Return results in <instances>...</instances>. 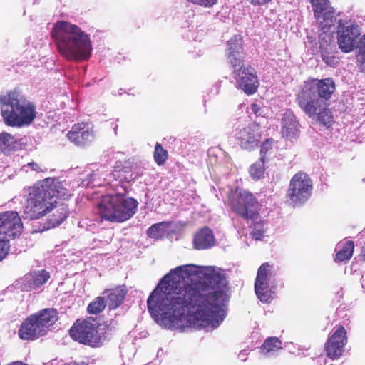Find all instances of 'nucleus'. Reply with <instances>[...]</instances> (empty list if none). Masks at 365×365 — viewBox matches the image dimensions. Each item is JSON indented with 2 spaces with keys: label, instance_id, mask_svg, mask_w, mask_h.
<instances>
[{
  "label": "nucleus",
  "instance_id": "obj_39",
  "mask_svg": "<svg viewBox=\"0 0 365 365\" xmlns=\"http://www.w3.org/2000/svg\"><path fill=\"white\" fill-rule=\"evenodd\" d=\"M249 354V352L247 351V350H242L241 351L239 354H238V359L241 361H245L247 359V356Z\"/></svg>",
  "mask_w": 365,
  "mask_h": 365
},
{
  "label": "nucleus",
  "instance_id": "obj_8",
  "mask_svg": "<svg viewBox=\"0 0 365 365\" xmlns=\"http://www.w3.org/2000/svg\"><path fill=\"white\" fill-rule=\"evenodd\" d=\"M361 30L351 21L340 20L337 28V43L339 48L344 53H349L358 48L357 62L361 71L365 72V34L359 38Z\"/></svg>",
  "mask_w": 365,
  "mask_h": 365
},
{
  "label": "nucleus",
  "instance_id": "obj_23",
  "mask_svg": "<svg viewBox=\"0 0 365 365\" xmlns=\"http://www.w3.org/2000/svg\"><path fill=\"white\" fill-rule=\"evenodd\" d=\"M215 245V237L212 231L204 227L200 230L193 239V245L195 249L205 250Z\"/></svg>",
  "mask_w": 365,
  "mask_h": 365
},
{
  "label": "nucleus",
  "instance_id": "obj_6",
  "mask_svg": "<svg viewBox=\"0 0 365 365\" xmlns=\"http://www.w3.org/2000/svg\"><path fill=\"white\" fill-rule=\"evenodd\" d=\"M138 202L134 198L116 193L103 196L98 204L102 219L112 222H123L136 212Z\"/></svg>",
  "mask_w": 365,
  "mask_h": 365
},
{
  "label": "nucleus",
  "instance_id": "obj_1",
  "mask_svg": "<svg viewBox=\"0 0 365 365\" xmlns=\"http://www.w3.org/2000/svg\"><path fill=\"white\" fill-rule=\"evenodd\" d=\"M227 280L215 267L179 266L160 281L147 300L148 309L160 327L216 329L224 320Z\"/></svg>",
  "mask_w": 365,
  "mask_h": 365
},
{
  "label": "nucleus",
  "instance_id": "obj_37",
  "mask_svg": "<svg viewBox=\"0 0 365 365\" xmlns=\"http://www.w3.org/2000/svg\"><path fill=\"white\" fill-rule=\"evenodd\" d=\"M96 174L94 173H88V178L83 179L81 184L83 187H89L91 186L92 182L95 180L93 179V177L95 176Z\"/></svg>",
  "mask_w": 365,
  "mask_h": 365
},
{
  "label": "nucleus",
  "instance_id": "obj_18",
  "mask_svg": "<svg viewBox=\"0 0 365 365\" xmlns=\"http://www.w3.org/2000/svg\"><path fill=\"white\" fill-rule=\"evenodd\" d=\"M304 85L315 93L319 98L327 102L335 91V83L331 78H327L322 80L312 79L306 81Z\"/></svg>",
  "mask_w": 365,
  "mask_h": 365
},
{
  "label": "nucleus",
  "instance_id": "obj_7",
  "mask_svg": "<svg viewBox=\"0 0 365 365\" xmlns=\"http://www.w3.org/2000/svg\"><path fill=\"white\" fill-rule=\"evenodd\" d=\"M231 209L237 215L252 221L250 234L255 240H261L264 236V225L258 217V202L254 195L246 191H236L230 196Z\"/></svg>",
  "mask_w": 365,
  "mask_h": 365
},
{
  "label": "nucleus",
  "instance_id": "obj_24",
  "mask_svg": "<svg viewBox=\"0 0 365 365\" xmlns=\"http://www.w3.org/2000/svg\"><path fill=\"white\" fill-rule=\"evenodd\" d=\"M107 293V302L110 309H115L118 308L123 302L127 290L125 286L118 287L115 289L108 290Z\"/></svg>",
  "mask_w": 365,
  "mask_h": 365
},
{
  "label": "nucleus",
  "instance_id": "obj_19",
  "mask_svg": "<svg viewBox=\"0 0 365 365\" xmlns=\"http://www.w3.org/2000/svg\"><path fill=\"white\" fill-rule=\"evenodd\" d=\"M68 139L78 146H83L93 139L91 128L86 123L74 125L68 133Z\"/></svg>",
  "mask_w": 365,
  "mask_h": 365
},
{
  "label": "nucleus",
  "instance_id": "obj_27",
  "mask_svg": "<svg viewBox=\"0 0 365 365\" xmlns=\"http://www.w3.org/2000/svg\"><path fill=\"white\" fill-rule=\"evenodd\" d=\"M282 349V341L277 337H269L260 348L261 353L265 356H272Z\"/></svg>",
  "mask_w": 365,
  "mask_h": 365
},
{
  "label": "nucleus",
  "instance_id": "obj_32",
  "mask_svg": "<svg viewBox=\"0 0 365 365\" xmlns=\"http://www.w3.org/2000/svg\"><path fill=\"white\" fill-rule=\"evenodd\" d=\"M321 48H322L321 46ZM322 57L325 63L331 67H336L339 64V58L333 53L328 52L327 49L322 48Z\"/></svg>",
  "mask_w": 365,
  "mask_h": 365
},
{
  "label": "nucleus",
  "instance_id": "obj_31",
  "mask_svg": "<svg viewBox=\"0 0 365 365\" xmlns=\"http://www.w3.org/2000/svg\"><path fill=\"white\" fill-rule=\"evenodd\" d=\"M154 158L158 165L164 164L168 158L167 150L163 149L162 145L158 143H156L155 147Z\"/></svg>",
  "mask_w": 365,
  "mask_h": 365
},
{
  "label": "nucleus",
  "instance_id": "obj_2",
  "mask_svg": "<svg viewBox=\"0 0 365 365\" xmlns=\"http://www.w3.org/2000/svg\"><path fill=\"white\" fill-rule=\"evenodd\" d=\"M52 36L58 52L67 60L86 61L91 56L93 47L90 36L77 25L58 21L53 26Z\"/></svg>",
  "mask_w": 365,
  "mask_h": 365
},
{
  "label": "nucleus",
  "instance_id": "obj_35",
  "mask_svg": "<svg viewBox=\"0 0 365 365\" xmlns=\"http://www.w3.org/2000/svg\"><path fill=\"white\" fill-rule=\"evenodd\" d=\"M274 143V140L272 139H267L265 142H264L261 145L260 153H261V160H264L266 158V155L269 152V150L272 148Z\"/></svg>",
  "mask_w": 365,
  "mask_h": 365
},
{
  "label": "nucleus",
  "instance_id": "obj_26",
  "mask_svg": "<svg viewBox=\"0 0 365 365\" xmlns=\"http://www.w3.org/2000/svg\"><path fill=\"white\" fill-rule=\"evenodd\" d=\"M18 140L12 135L7 133L0 134V150L5 154L16 150L19 148Z\"/></svg>",
  "mask_w": 365,
  "mask_h": 365
},
{
  "label": "nucleus",
  "instance_id": "obj_40",
  "mask_svg": "<svg viewBox=\"0 0 365 365\" xmlns=\"http://www.w3.org/2000/svg\"><path fill=\"white\" fill-rule=\"evenodd\" d=\"M6 247H5L4 248H1V250H0V261H1L3 259H4L6 256Z\"/></svg>",
  "mask_w": 365,
  "mask_h": 365
},
{
  "label": "nucleus",
  "instance_id": "obj_10",
  "mask_svg": "<svg viewBox=\"0 0 365 365\" xmlns=\"http://www.w3.org/2000/svg\"><path fill=\"white\" fill-rule=\"evenodd\" d=\"M57 320L56 310L43 309L36 314L28 317L19 330V336L24 340L35 339L47 333L50 327Z\"/></svg>",
  "mask_w": 365,
  "mask_h": 365
},
{
  "label": "nucleus",
  "instance_id": "obj_29",
  "mask_svg": "<svg viewBox=\"0 0 365 365\" xmlns=\"http://www.w3.org/2000/svg\"><path fill=\"white\" fill-rule=\"evenodd\" d=\"M105 307L106 303L104 298L98 297L88 304L87 310L90 314H97L101 312Z\"/></svg>",
  "mask_w": 365,
  "mask_h": 365
},
{
  "label": "nucleus",
  "instance_id": "obj_21",
  "mask_svg": "<svg viewBox=\"0 0 365 365\" xmlns=\"http://www.w3.org/2000/svg\"><path fill=\"white\" fill-rule=\"evenodd\" d=\"M49 277V272L46 270H39L28 274L22 279L21 289L29 291L40 288L48 281Z\"/></svg>",
  "mask_w": 365,
  "mask_h": 365
},
{
  "label": "nucleus",
  "instance_id": "obj_36",
  "mask_svg": "<svg viewBox=\"0 0 365 365\" xmlns=\"http://www.w3.org/2000/svg\"><path fill=\"white\" fill-rule=\"evenodd\" d=\"M248 109L250 113L255 114L257 116L261 115L262 114V109L261 106L257 103H252Z\"/></svg>",
  "mask_w": 365,
  "mask_h": 365
},
{
  "label": "nucleus",
  "instance_id": "obj_5",
  "mask_svg": "<svg viewBox=\"0 0 365 365\" xmlns=\"http://www.w3.org/2000/svg\"><path fill=\"white\" fill-rule=\"evenodd\" d=\"M227 56L232 68L236 86L247 95L256 93L259 83L254 69L245 64L240 36H235L228 41Z\"/></svg>",
  "mask_w": 365,
  "mask_h": 365
},
{
  "label": "nucleus",
  "instance_id": "obj_15",
  "mask_svg": "<svg viewBox=\"0 0 365 365\" xmlns=\"http://www.w3.org/2000/svg\"><path fill=\"white\" fill-rule=\"evenodd\" d=\"M234 137L242 149L252 150L261 139V128L257 124L238 125L233 131Z\"/></svg>",
  "mask_w": 365,
  "mask_h": 365
},
{
  "label": "nucleus",
  "instance_id": "obj_38",
  "mask_svg": "<svg viewBox=\"0 0 365 365\" xmlns=\"http://www.w3.org/2000/svg\"><path fill=\"white\" fill-rule=\"evenodd\" d=\"M248 3L252 4L255 6H263L269 2H270L272 0H246Z\"/></svg>",
  "mask_w": 365,
  "mask_h": 365
},
{
  "label": "nucleus",
  "instance_id": "obj_14",
  "mask_svg": "<svg viewBox=\"0 0 365 365\" xmlns=\"http://www.w3.org/2000/svg\"><path fill=\"white\" fill-rule=\"evenodd\" d=\"M69 333L73 340L81 344L93 347L101 344L97 327L90 319H78L70 329Z\"/></svg>",
  "mask_w": 365,
  "mask_h": 365
},
{
  "label": "nucleus",
  "instance_id": "obj_28",
  "mask_svg": "<svg viewBox=\"0 0 365 365\" xmlns=\"http://www.w3.org/2000/svg\"><path fill=\"white\" fill-rule=\"evenodd\" d=\"M169 225L168 222L154 224L148 228L147 233L152 238L159 239L166 233Z\"/></svg>",
  "mask_w": 365,
  "mask_h": 365
},
{
  "label": "nucleus",
  "instance_id": "obj_30",
  "mask_svg": "<svg viewBox=\"0 0 365 365\" xmlns=\"http://www.w3.org/2000/svg\"><path fill=\"white\" fill-rule=\"evenodd\" d=\"M264 160H260L255 163L250 168V174L255 180H258L263 177L264 173Z\"/></svg>",
  "mask_w": 365,
  "mask_h": 365
},
{
  "label": "nucleus",
  "instance_id": "obj_11",
  "mask_svg": "<svg viewBox=\"0 0 365 365\" xmlns=\"http://www.w3.org/2000/svg\"><path fill=\"white\" fill-rule=\"evenodd\" d=\"M277 272L273 265L262 264L258 269L255 282V291L258 299L263 303L273 298L277 287Z\"/></svg>",
  "mask_w": 365,
  "mask_h": 365
},
{
  "label": "nucleus",
  "instance_id": "obj_34",
  "mask_svg": "<svg viewBox=\"0 0 365 365\" xmlns=\"http://www.w3.org/2000/svg\"><path fill=\"white\" fill-rule=\"evenodd\" d=\"M29 169L37 173L44 172L46 170L41 165L35 162L29 163L21 168V170L26 173H27Z\"/></svg>",
  "mask_w": 365,
  "mask_h": 365
},
{
  "label": "nucleus",
  "instance_id": "obj_20",
  "mask_svg": "<svg viewBox=\"0 0 365 365\" xmlns=\"http://www.w3.org/2000/svg\"><path fill=\"white\" fill-rule=\"evenodd\" d=\"M281 133L287 140L296 139L299 134V124L292 111L286 110L282 117Z\"/></svg>",
  "mask_w": 365,
  "mask_h": 365
},
{
  "label": "nucleus",
  "instance_id": "obj_16",
  "mask_svg": "<svg viewBox=\"0 0 365 365\" xmlns=\"http://www.w3.org/2000/svg\"><path fill=\"white\" fill-rule=\"evenodd\" d=\"M314 15L322 29L332 26L336 21V12L329 0H310Z\"/></svg>",
  "mask_w": 365,
  "mask_h": 365
},
{
  "label": "nucleus",
  "instance_id": "obj_13",
  "mask_svg": "<svg viewBox=\"0 0 365 365\" xmlns=\"http://www.w3.org/2000/svg\"><path fill=\"white\" fill-rule=\"evenodd\" d=\"M312 190V180L308 175L299 172L290 180L287 190V201L294 206L306 202L310 197Z\"/></svg>",
  "mask_w": 365,
  "mask_h": 365
},
{
  "label": "nucleus",
  "instance_id": "obj_4",
  "mask_svg": "<svg viewBox=\"0 0 365 365\" xmlns=\"http://www.w3.org/2000/svg\"><path fill=\"white\" fill-rule=\"evenodd\" d=\"M1 113L8 126L22 128L31 125L36 117V105L23 94L11 91L0 98Z\"/></svg>",
  "mask_w": 365,
  "mask_h": 365
},
{
  "label": "nucleus",
  "instance_id": "obj_25",
  "mask_svg": "<svg viewBox=\"0 0 365 365\" xmlns=\"http://www.w3.org/2000/svg\"><path fill=\"white\" fill-rule=\"evenodd\" d=\"M337 252L336 254L335 261L342 262L348 261L352 257L354 243L352 240H348L345 242H340L336 247Z\"/></svg>",
  "mask_w": 365,
  "mask_h": 365
},
{
  "label": "nucleus",
  "instance_id": "obj_12",
  "mask_svg": "<svg viewBox=\"0 0 365 365\" xmlns=\"http://www.w3.org/2000/svg\"><path fill=\"white\" fill-rule=\"evenodd\" d=\"M23 229L21 220L16 212L10 211L0 214V250L6 247V255L10 248L9 241L19 236Z\"/></svg>",
  "mask_w": 365,
  "mask_h": 365
},
{
  "label": "nucleus",
  "instance_id": "obj_41",
  "mask_svg": "<svg viewBox=\"0 0 365 365\" xmlns=\"http://www.w3.org/2000/svg\"><path fill=\"white\" fill-rule=\"evenodd\" d=\"M56 362L53 361L51 365H55ZM58 365H77L75 362H70V363H63L61 362Z\"/></svg>",
  "mask_w": 365,
  "mask_h": 365
},
{
  "label": "nucleus",
  "instance_id": "obj_3",
  "mask_svg": "<svg viewBox=\"0 0 365 365\" xmlns=\"http://www.w3.org/2000/svg\"><path fill=\"white\" fill-rule=\"evenodd\" d=\"M28 197L24 206L23 217L38 219L48 212L57 202V199L66 197L68 190L57 178H47L28 189Z\"/></svg>",
  "mask_w": 365,
  "mask_h": 365
},
{
  "label": "nucleus",
  "instance_id": "obj_22",
  "mask_svg": "<svg viewBox=\"0 0 365 365\" xmlns=\"http://www.w3.org/2000/svg\"><path fill=\"white\" fill-rule=\"evenodd\" d=\"M50 212L52 214L49 215L47 225L44 227L47 230L61 225L68 217L69 213L68 205L60 203L58 199H57V202L52 205Z\"/></svg>",
  "mask_w": 365,
  "mask_h": 365
},
{
  "label": "nucleus",
  "instance_id": "obj_33",
  "mask_svg": "<svg viewBox=\"0 0 365 365\" xmlns=\"http://www.w3.org/2000/svg\"><path fill=\"white\" fill-rule=\"evenodd\" d=\"M187 2L200 6L204 8L212 7L217 4V0H185Z\"/></svg>",
  "mask_w": 365,
  "mask_h": 365
},
{
  "label": "nucleus",
  "instance_id": "obj_17",
  "mask_svg": "<svg viewBox=\"0 0 365 365\" xmlns=\"http://www.w3.org/2000/svg\"><path fill=\"white\" fill-rule=\"evenodd\" d=\"M346 340L345 329L341 326L339 327L327 342L326 351L327 356L331 359H339L344 351V346Z\"/></svg>",
  "mask_w": 365,
  "mask_h": 365
},
{
  "label": "nucleus",
  "instance_id": "obj_9",
  "mask_svg": "<svg viewBox=\"0 0 365 365\" xmlns=\"http://www.w3.org/2000/svg\"><path fill=\"white\" fill-rule=\"evenodd\" d=\"M297 102L305 114L323 125L328 127L333 121L331 111L327 108V103L304 84L297 95Z\"/></svg>",
  "mask_w": 365,
  "mask_h": 365
}]
</instances>
